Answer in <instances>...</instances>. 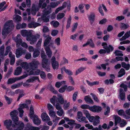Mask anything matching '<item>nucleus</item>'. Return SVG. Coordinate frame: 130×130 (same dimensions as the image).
Segmentation results:
<instances>
[{"label": "nucleus", "mask_w": 130, "mask_h": 130, "mask_svg": "<svg viewBox=\"0 0 130 130\" xmlns=\"http://www.w3.org/2000/svg\"><path fill=\"white\" fill-rule=\"evenodd\" d=\"M36 80H37L39 82H40L39 78L38 76H32L28 79L26 81V82L28 83H34Z\"/></svg>", "instance_id": "412c9836"}, {"label": "nucleus", "mask_w": 130, "mask_h": 130, "mask_svg": "<svg viewBox=\"0 0 130 130\" xmlns=\"http://www.w3.org/2000/svg\"><path fill=\"white\" fill-rule=\"evenodd\" d=\"M66 82L65 81H62L61 82H57L55 84L56 87L59 88L61 86H63L66 84Z\"/></svg>", "instance_id": "473e14b6"}, {"label": "nucleus", "mask_w": 130, "mask_h": 130, "mask_svg": "<svg viewBox=\"0 0 130 130\" xmlns=\"http://www.w3.org/2000/svg\"><path fill=\"white\" fill-rule=\"evenodd\" d=\"M58 110L57 112V115L60 117L62 116L64 113L63 109H62Z\"/></svg>", "instance_id": "4d7b16f0"}, {"label": "nucleus", "mask_w": 130, "mask_h": 130, "mask_svg": "<svg viewBox=\"0 0 130 130\" xmlns=\"http://www.w3.org/2000/svg\"><path fill=\"white\" fill-rule=\"evenodd\" d=\"M118 73V77H122L125 74L124 70L123 69H121L119 71Z\"/></svg>", "instance_id": "a18cd8bd"}, {"label": "nucleus", "mask_w": 130, "mask_h": 130, "mask_svg": "<svg viewBox=\"0 0 130 130\" xmlns=\"http://www.w3.org/2000/svg\"><path fill=\"white\" fill-rule=\"evenodd\" d=\"M20 107L18 108V110L19 112L20 117H22L23 116V113L24 111L22 109L27 108L28 107V105L26 104H20L19 105Z\"/></svg>", "instance_id": "4468645a"}, {"label": "nucleus", "mask_w": 130, "mask_h": 130, "mask_svg": "<svg viewBox=\"0 0 130 130\" xmlns=\"http://www.w3.org/2000/svg\"><path fill=\"white\" fill-rule=\"evenodd\" d=\"M102 45L103 47L106 50L107 53L110 52L111 51H112L113 50V48L112 46L110 45H109L108 46L107 44L106 43H103Z\"/></svg>", "instance_id": "f3484780"}, {"label": "nucleus", "mask_w": 130, "mask_h": 130, "mask_svg": "<svg viewBox=\"0 0 130 130\" xmlns=\"http://www.w3.org/2000/svg\"><path fill=\"white\" fill-rule=\"evenodd\" d=\"M27 30H22L21 31V33L23 37L26 36Z\"/></svg>", "instance_id": "680f3d73"}, {"label": "nucleus", "mask_w": 130, "mask_h": 130, "mask_svg": "<svg viewBox=\"0 0 130 130\" xmlns=\"http://www.w3.org/2000/svg\"><path fill=\"white\" fill-rule=\"evenodd\" d=\"M115 126L117 125V123L121 122L122 121V119L120 117L117 116H115Z\"/></svg>", "instance_id": "f704fd0d"}, {"label": "nucleus", "mask_w": 130, "mask_h": 130, "mask_svg": "<svg viewBox=\"0 0 130 130\" xmlns=\"http://www.w3.org/2000/svg\"><path fill=\"white\" fill-rule=\"evenodd\" d=\"M123 90L122 89H120V97L122 100H124L125 99V94L124 92H123Z\"/></svg>", "instance_id": "58836bf2"}, {"label": "nucleus", "mask_w": 130, "mask_h": 130, "mask_svg": "<svg viewBox=\"0 0 130 130\" xmlns=\"http://www.w3.org/2000/svg\"><path fill=\"white\" fill-rule=\"evenodd\" d=\"M86 67L85 66H82L76 70L75 73V75H77L84 71L86 69Z\"/></svg>", "instance_id": "393cba45"}, {"label": "nucleus", "mask_w": 130, "mask_h": 130, "mask_svg": "<svg viewBox=\"0 0 130 130\" xmlns=\"http://www.w3.org/2000/svg\"><path fill=\"white\" fill-rule=\"evenodd\" d=\"M33 31L32 30H27V33L26 37H30L33 35H32Z\"/></svg>", "instance_id": "0e129e2a"}, {"label": "nucleus", "mask_w": 130, "mask_h": 130, "mask_svg": "<svg viewBox=\"0 0 130 130\" xmlns=\"http://www.w3.org/2000/svg\"><path fill=\"white\" fill-rule=\"evenodd\" d=\"M62 72L64 71L68 75H73V73L70 70L66 69L65 67L62 68L61 69Z\"/></svg>", "instance_id": "7c9ffc66"}, {"label": "nucleus", "mask_w": 130, "mask_h": 130, "mask_svg": "<svg viewBox=\"0 0 130 130\" xmlns=\"http://www.w3.org/2000/svg\"><path fill=\"white\" fill-rule=\"evenodd\" d=\"M12 121L11 120L8 119L5 120L4 122V125L6 126L7 129L8 130H11V127L12 124Z\"/></svg>", "instance_id": "a211bd4d"}, {"label": "nucleus", "mask_w": 130, "mask_h": 130, "mask_svg": "<svg viewBox=\"0 0 130 130\" xmlns=\"http://www.w3.org/2000/svg\"><path fill=\"white\" fill-rule=\"evenodd\" d=\"M52 66L54 70H57L59 67V63L58 61L56 60L55 57L53 56L51 59Z\"/></svg>", "instance_id": "ddd939ff"}, {"label": "nucleus", "mask_w": 130, "mask_h": 130, "mask_svg": "<svg viewBox=\"0 0 130 130\" xmlns=\"http://www.w3.org/2000/svg\"><path fill=\"white\" fill-rule=\"evenodd\" d=\"M78 34L76 33L74 35H71L70 36V38L71 39L75 40L76 39V37L78 36Z\"/></svg>", "instance_id": "774afa93"}, {"label": "nucleus", "mask_w": 130, "mask_h": 130, "mask_svg": "<svg viewBox=\"0 0 130 130\" xmlns=\"http://www.w3.org/2000/svg\"><path fill=\"white\" fill-rule=\"evenodd\" d=\"M47 107L49 111L53 110L54 108L53 106L50 103L47 104Z\"/></svg>", "instance_id": "e2e57ef3"}, {"label": "nucleus", "mask_w": 130, "mask_h": 130, "mask_svg": "<svg viewBox=\"0 0 130 130\" xmlns=\"http://www.w3.org/2000/svg\"><path fill=\"white\" fill-rule=\"evenodd\" d=\"M53 122L57 123L60 119V117H57L56 116L53 118Z\"/></svg>", "instance_id": "864d4df0"}, {"label": "nucleus", "mask_w": 130, "mask_h": 130, "mask_svg": "<svg viewBox=\"0 0 130 130\" xmlns=\"http://www.w3.org/2000/svg\"><path fill=\"white\" fill-rule=\"evenodd\" d=\"M40 35L38 34L32 35L29 37H26V40L30 42V43L33 45L36 43L38 39L40 38Z\"/></svg>", "instance_id": "9d476101"}, {"label": "nucleus", "mask_w": 130, "mask_h": 130, "mask_svg": "<svg viewBox=\"0 0 130 130\" xmlns=\"http://www.w3.org/2000/svg\"><path fill=\"white\" fill-rule=\"evenodd\" d=\"M50 24L51 25H53V26L55 27H57L59 25V22L57 21H53L50 22Z\"/></svg>", "instance_id": "8fccbe9b"}, {"label": "nucleus", "mask_w": 130, "mask_h": 130, "mask_svg": "<svg viewBox=\"0 0 130 130\" xmlns=\"http://www.w3.org/2000/svg\"><path fill=\"white\" fill-rule=\"evenodd\" d=\"M48 89L50 91H51V92H52L54 94H57L58 92L57 91L54 89L52 85H48Z\"/></svg>", "instance_id": "ea45409f"}, {"label": "nucleus", "mask_w": 130, "mask_h": 130, "mask_svg": "<svg viewBox=\"0 0 130 130\" xmlns=\"http://www.w3.org/2000/svg\"><path fill=\"white\" fill-rule=\"evenodd\" d=\"M4 51V45H2L0 47V57H2L3 55Z\"/></svg>", "instance_id": "603ef678"}, {"label": "nucleus", "mask_w": 130, "mask_h": 130, "mask_svg": "<svg viewBox=\"0 0 130 130\" xmlns=\"http://www.w3.org/2000/svg\"><path fill=\"white\" fill-rule=\"evenodd\" d=\"M13 123L12 125V129L11 130H23L24 127V124L21 121H18L19 118L18 116L12 118Z\"/></svg>", "instance_id": "7ed1b4c3"}, {"label": "nucleus", "mask_w": 130, "mask_h": 130, "mask_svg": "<svg viewBox=\"0 0 130 130\" xmlns=\"http://www.w3.org/2000/svg\"><path fill=\"white\" fill-rule=\"evenodd\" d=\"M100 118L99 116H95V119H94L93 121L92 122H93V124L94 126H96L100 123Z\"/></svg>", "instance_id": "c85d7f7f"}, {"label": "nucleus", "mask_w": 130, "mask_h": 130, "mask_svg": "<svg viewBox=\"0 0 130 130\" xmlns=\"http://www.w3.org/2000/svg\"><path fill=\"white\" fill-rule=\"evenodd\" d=\"M67 87V85H65L62 87L59 90V91L60 93H63L64 92L65 90H66V88Z\"/></svg>", "instance_id": "5fc2aeb1"}, {"label": "nucleus", "mask_w": 130, "mask_h": 130, "mask_svg": "<svg viewBox=\"0 0 130 130\" xmlns=\"http://www.w3.org/2000/svg\"><path fill=\"white\" fill-rule=\"evenodd\" d=\"M130 35V34L129 33V32H126L125 33L124 35L120 39V40L121 41L126 39V38L129 37Z\"/></svg>", "instance_id": "09e8293b"}, {"label": "nucleus", "mask_w": 130, "mask_h": 130, "mask_svg": "<svg viewBox=\"0 0 130 130\" xmlns=\"http://www.w3.org/2000/svg\"><path fill=\"white\" fill-rule=\"evenodd\" d=\"M61 1H59L56 2H52L51 3L50 5H48L50 7L51 9V8H54L56 7L58 5L60 4Z\"/></svg>", "instance_id": "cd10ccee"}, {"label": "nucleus", "mask_w": 130, "mask_h": 130, "mask_svg": "<svg viewBox=\"0 0 130 130\" xmlns=\"http://www.w3.org/2000/svg\"><path fill=\"white\" fill-rule=\"evenodd\" d=\"M70 104V102H68L67 101H65L63 106V109L64 110H67L69 108Z\"/></svg>", "instance_id": "37998d69"}, {"label": "nucleus", "mask_w": 130, "mask_h": 130, "mask_svg": "<svg viewBox=\"0 0 130 130\" xmlns=\"http://www.w3.org/2000/svg\"><path fill=\"white\" fill-rule=\"evenodd\" d=\"M18 113V111L15 110L10 112V115L11 117L12 118L15 116H17Z\"/></svg>", "instance_id": "c03bdc74"}, {"label": "nucleus", "mask_w": 130, "mask_h": 130, "mask_svg": "<svg viewBox=\"0 0 130 130\" xmlns=\"http://www.w3.org/2000/svg\"><path fill=\"white\" fill-rule=\"evenodd\" d=\"M54 42L55 44L58 46H59L60 44V39L59 38H57L55 40Z\"/></svg>", "instance_id": "6e6d98bb"}, {"label": "nucleus", "mask_w": 130, "mask_h": 130, "mask_svg": "<svg viewBox=\"0 0 130 130\" xmlns=\"http://www.w3.org/2000/svg\"><path fill=\"white\" fill-rule=\"evenodd\" d=\"M67 3L65 2L63 3L62 5L57 8L55 10V13H57L60 11L62 10L63 9L66 8L67 5Z\"/></svg>", "instance_id": "b1692460"}, {"label": "nucleus", "mask_w": 130, "mask_h": 130, "mask_svg": "<svg viewBox=\"0 0 130 130\" xmlns=\"http://www.w3.org/2000/svg\"><path fill=\"white\" fill-rule=\"evenodd\" d=\"M49 114L50 116L53 118L56 116V113L53 110L49 111Z\"/></svg>", "instance_id": "052dcab7"}, {"label": "nucleus", "mask_w": 130, "mask_h": 130, "mask_svg": "<svg viewBox=\"0 0 130 130\" xmlns=\"http://www.w3.org/2000/svg\"><path fill=\"white\" fill-rule=\"evenodd\" d=\"M71 16H70L69 18L67 19V23L66 26V28L67 29H68L70 27L71 23Z\"/></svg>", "instance_id": "4c0bfd02"}, {"label": "nucleus", "mask_w": 130, "mask_h": 130, "mask_svg": "<svg viewBox=\"0 0 130 130\" xmlns=\"http://www.w3.org/2000/svg\"><path fill=\"white\" fill-rule=\"evenodd\" d=\"M41 63L42 67L43 68L45 69L47 71H49L50 69V63L49 61V60L46 59L45 60H42Z\"/></svg>", "instance_id": "f8f14e48"}, {"label": "nucleus", "mask_w": 130, "mask_h": 130, "mask_svg": "<svg viewBox=\"0 0 130 130\" xmlns=\"http://www.w3.org/2000/svg\"><path fill=\"white\" fill-rule=\"evenodd\" d=\"M13 70L12 68H10L9 69L7 73L5 76V77L8 78L9 76L11 74Z\"/></svg>", "instance_id": "bf43d9fd"}, {"label": "nucleus", "mask_w": 130, "mask_h": 130, "mask_svg": "<svg viewBox=\"0 0 130 130\" xmlns=\"http://www.w3.org/2000/svg\"><path fill=\"white\" fill-rule=\"evenodd\" d=\"M120 28L122 29H125L128 28L129 25L128 24H126L124 23H121L119 24Z\"/></svg>", "instance_id": "72a5a7b5"}, {"label": "nucleus", "mask_w": 130, "mask_h": 130, "mask_svg": "<svg viewBox=\"0 0 130 130\" xmlns=\"http://www.w3.org/2000/svg\"><path fill=\"white\" fill-rule=\"evenodd\" d=\"M95 18V15L94 13H91L88 17L89 20L91 22H93L94 21Z\"/></svg>", "instance_id": "c9c22d12"}, {"label": "nucleus", "mask_w": 130, "mask_h": 130, "mask_svg": "<svg viewBox=\"0 0 130 130\" xmlns=\"http://www.w3.org/2000/svg\"><path fill=\"white\" fill-rule=\"evenodd\" d=\"M118 114L120 116H122L123 118L127 119H129V117L126 115L124 111L122 109H120L117 111Z\"/></svg>", "instance_id": "aec40b11"}, {"label": "nucleus", "mask_w": 130, "mask_h": 130, "mask_svg": "<svg viewBox=\"0 0 130 130\" xmlns=\"http://www.w3.org/2000/svg\"><path fill=\"white\" fill-rule=\"evenodd\" d=\"M46 52L48 56L51 58L52 56V52L49 47H44Z\"/></svg>", "instance_id": "2f4dec72"}, {"label": "nucleus", "mask_w": 130, "mask_h": 130, "mask_svg": "<svg viewBox=\"0 0 130 130\" xmlns=\"http://www.w3.org/2000/svg\"><path fill=\"white\" fill-rule=\"evenodd\" d=\"M21 17L18 15L15 14L13 17V20L15 22H19L21 21Z\"/></svg>", "instance_id": "e433bc0d"}, {"label": "nucleus", "mask_w": 130, "mask_h": 130, "mask_svg": "<svg viewBox=\"0 0 130 130\" xmlns=\"http://www.w3.org/2000/svg\"><path fill=\"white\" fill-rule=\"evenodd\" d=\"M35 68L34 67L33 68H32V69L31 70V71L29 73V75H38L39 74L40 72V71L39 70H36L35 71H34V68Z\"/></svg>", "instance_id": "5701e85b"}, {"label": "nucleus", "mask_w": 130, "mask_h": 130, "mask_svg": "<svg viewBox=\"0 0 130 130\" xmlns=\"http://www.w3.org/2000/svg\"><path fill=\"white\" fill-rule=\"evenodd\" d=\"M76 119L78 121L86 124L88 123L86 118L83 116L82 113L80 111H78L77 113Z\"/></svg>", "instance_id": "1a4fd4ad"}, {"label": "nucleus", "mask_w": 130, "mask_h": 130, "mask_svg": "<svg viewBox=\"0 0 130 130\" xmlns=\"http://www.w3.org/2000/svg\"><path fill=\"white\" fill-rule=\"evenodd\" d=\"M40 64V63L37 61H33L31 62L28 63L27 62L24 61L23 62L22 65V68L26 71L29 75L30 72L32 68H37L38 66Z\"/></svg>", "instance_id": "f257e3e1"}, {"label": "nucleus", "mask_w": 130, "mask_h": 130, "mask_svg": "<svg viewBox=\"0 0 130 130\" xmlns=\"http://www.w3.org/2000/svg\"><path fill=\"white\" fill-rule=\"evenodd\" d=\"M122 67L125 69L126 70H128L130 67V65L129 64H126L124 62H122Z\"/></svg>", "instance_id": "de8ad7c7"}, {"label": "nucleus", "mask_w": 130, "mask_h": 130, "mask_svg": "<svg viewBox=\"0 0 130 130\" xmlns=\"http://www.w3.org/2000/svg\"><path fill=\"white\" fill-rule=\"evenodd\" d=\"M9 57L10 58V64L13 65L15 62V55L12 54V52L9 53Z\"/></svg>", "instance_id": "a878e982"}, {"label": "nucleus", "mask_w": 130, "mask_h": 130, "mask_svg": "<svg viewBox=\"0 0 130 130\" xmlns=\"http://www.w3.org/2000/svg\"><path fill=\"white\" fill-rule=\"evenodd\" d=\"M21 36L20 35L18 34L16 36L15 38H14L13 40L16 43V46L17 47L19 46L20 45L21 46L26 48H27L28 47V45L25 42H22V40L21 38Z\"/></svg>", "instance_id": "6e6552de"}, {"label": "nucleus", "mask_w": 130, "mask_h": 130, "mask_svg": "<svg viewBox=\"0 0 130 130\" xmlns=\"http://www.w3.org/2000/svg\"><path fill=\"white\" fill-rule=\"evenodd\" d=\"M28 76V75L27 74H25L19 77L13 78H10L8 80V84H12L17 81L26 78Z\"/></svg>", "instance_id": "9b49d317"}, {"label": "nucleus", "mask_w": 130, "mask_h": 130, "mask_svg": "<svg viewBox=\"0 0 130 130\" xmlns=\"http://www.w3.org/2000/svg\"><path fill=\"white\" fill-rule=\"evenodd\" d=\"M29 116L31 119H33V121L34 123L37 125H39L41 123L40 120L38 116L34 114L33 107L31 106L30 110Z\"/></svg>", "instance_id": "423d86ee"}, {"label": "nucleus", "mask_w": 130, "mask_h": 130, "mask_svg": "<svg viewBox=\"0 0 130 130\" xmlns=\"http://www.w3.org/2000/svg\"><path fill=\"white\" fill-rule=\"evenodd\" d=\"M65 16V14L63 13H58L57 16V20H60L63 18Z\"/></svg>", "instance_id": "49530a36"}, {"label": "nucleus", "mask_w": 130, "mask_h": 130, "mask_svg": "<svg viewBox=\"0 0 130 130\" xmlns=\"http://www.w3.org/2000/svg\"><path fill=\"white\" fill-rule=\"evenodd\" d=\"M5 100L9 104L11 103L12 101V99L11 98H10L6 96H5Z\"/></svg>", "instance_id": "13d9d810"}, {"label": "nucleus", "mask_w": 130, "mask_h": 130, "mask_svg": "<svg viewBox=\"0 0 130 130\" xmlns=\"http://www.w3.org/2000/svg\"><path fill=\"white\" fill-rule=\"evenodd\" d=\"M56 103L55 105H53L55 106L56 109L57 110H59L62 109L61 105L58 103L56 102Z\"/></svg>", "instance_id": "69168bd1"}, {"label": "nucleus", "mask_w": 130, "mask_h": 130, "mask_svg": "<svg viewBox=\"0 0 130 130\" xmlns=\"http://www.w3.org/2000/svg\"><path fill=\"white\" fill-rule=\"evenodd\" d=\"M52 12V9L49 6L45 8L42 10L41 18L44 22H47L49 21V16L47 15Z\"/></svg>", "instance_id": "20e7f679"}, {"label": "nucleus", "mask_w": 130, "mask_h": 130, "mask_svg": "<svg viewBox=\"0 0 130 130\" xmlns=\"http://www.w3.org/2000/svg\"><path fill=\"white\" fill-rule=\"evenodd\" d=\"M11 49V47L9 46H7L5 50V52L4 54V56H6L10 52V51Z\"/></svg>", "instance_id": "3c124183"}, {"label": "nucleus", "mask_w": 130, "mask_h": 130, "mask_svg": "<svg viewBox=\"0 0 130 130\" xmlns=\"http://www.w3.org/2000/svg\"><path fill=\"white\" fill-rule=\"evenodd\" d=\"M45 0H39L38 7H36L35 5H33L31 9V13L33 15H35L37 12L39 11L40 8L43 9L46 7L47 4L46 3H44Z\"/></svg>", "instance_id": "39448f33"}, {"label": "nucleus", "mask_w": 130, "mask_h": 130, "mask_svg": "<svg viewBox=\"0 0 130 130\" xmlns=\"http://www.w3.org/2000/svg\"><path fill=\"white\" fill-rule=\"evenodd\" d=\"M22 71V68L21 67H18L15 70L14 74V75L17 76L20 75Z\"/></svg>", "instance_id": "bb28decb"}, {"label": "nucleus", "mask_w": 130, "mask_h": 130, "mask_svg": "<svg viewBox=\"0 0 130 130\" xmlns=\"http://www.w3.org/2000/svg\"><path fill=\"white\" fill-rule=\"evenodd\" d=\"M41 57L42 59V60H45L47 59V56L45 55V52L44 51L43 48H42L41 50Z\"/></svg>", "instance_id": "a19ab883"}, {"label": "nucleus", "mask_w": 130, "mask_h": 130, "mask_svg": "<svg viewBox=\"0 0 130 130\" xmlns=\"http://www.w3.org/2000/svg\"><path fill=\"white\" fill-rule=\"evenodd\" d=\"M89 110L94 112H99L102 110V108L100 106L94 105L90 108Z\"/></svg>", "instance_id": "dca6fc26"}, {"label": "nucleus", "mask_w": 130, "mask_h": 130, "mask_svg": "<svg viewBox=\"0 0 130 130\" xmlns=\"http://www.w3.org/2000/svg\"><path fill=\"white\" fill-rule=\"evenodd\" d=\"M45 34H44V37L46 38L44 40L43 46L44 47H49L47 45L50 43V41L52 39V37L48 35H47L45 36Z\"/></svg>", "instance_id": "6ab92c4d"}, {"label": "nucleus", "mask_w": 130, "mask_h": 130, "mask_svg": "<svg viewBox=\"0 0 130 130\" xmlns=\"http://www.w3.org/2000/svg\"><path fill=\"white\" fill-rule=\"evenodd\" d=\"M26 52V50H23L21 48H18L16 51V57L17 58H19L22 54H24Z\"/></svg>", "instance_id": "2eb2a0df"}, {"label": "nucleus", "mask_w": 130, "mask_h": 130, "mask_svg": "<svg viewBox=\"0 0 130 130\" xmlns=\"http://www.w3.org/2000/svg\"><path fill=\"white\" fill-rule=\"evenodd\" d=\"M84 100L87 103L93 104L94 102L92 99L91 97L89 95L86 96L84 98Z\"/></svg>", "instance_id": "c756f323"}, {"label": "nucleus", "mask_w": 130, "mask_h": 130, "mask_svg": "<svg viewBox=\"0 0 130 130\" xmlns=\"http://www.w3.org/2000/svg\"><path fill=\"white\" fill-rule=\"evenodd\" d=\"M114 53L116 56H123V54H122V52L118 50L115 51L114 52Z\"/></svg>", "instance_id": "338daca9"}, {"label": "nucleus", "mask_w": 130, "mask_h": 130, "mask_svg": "<svg viewBox=\"0 0 130 130\" xmlns=\"http://www.w3.org/2000/svg\"><path fill=\"white\" fill-rule=\"evenodd\" d=\"M40 53V52L38 50L35 49L34 51L33 56L34 58H36L39 56Z\"/></svg>", "instance_id": "79ce46f5"}, {"label": "nucleus", "mask_w": 130, "mask_h": 130, "mask_svg": "<svg viewBox=\"0 0 130 130\" xmlns=\"http://www.w3.org/2000/svg\"><path fill=\"white\" fill-rule=\"evenodd\" d=\"M41 118L42 120L44 121H50V118L47 114L46 113H43L41 115Z\"/></svg>", "instance_id": "4be33fe9"}, {"label": "nucleus", "mask_w": 130, "mask_h": 130, "mask_svg": "<svg viewBox=\"0 0 130 130\" xmlns=\"http://www.w3.org/2000/svg\"><path fill=\"white\" fill-rule=\"evenodd\" d=\"M58 98L56 96L54 95L52 98L50 99V102L53 105H55L56 102L59 103L61 104H63L64 102V100L62 96L61 95H58Z\"/></svg>", "instance_id": "0eeeda50"}, {"label": "nucleus", "mask_w": 130, "mask_h": 130, "mask_svg": "<svg viewBox=\"0 0 130 130\" xmlns=\"http://www.w3.org/2000/svg\"><path fill=\"white\" fill-rule=\"evenodd\" d=\"M14 27L12 20H10L7 22L4 25L2 29V34L4 38L12 31Z\"/></svg>", "instance_id": "f03ea898"}]
</instances>
